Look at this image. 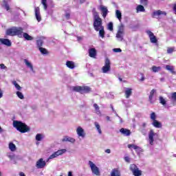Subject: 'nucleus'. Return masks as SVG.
<instances>
[{
    "mask_svg": "<svg viewBox=\"0 0 176 176\" xmlns=\"http://www.w3.org/2000/svg\"><path fill=\"white\" fill-rule=\"evenodd\" d=\"M140 3L143 5V6H148V0H140Z\"/></svg>",
    "mask_w": 176,
    "mask_h": 176,
    "instance_id": "46",
    "label": "nucleus"
},
{
    "mask_svg": "<svg viewBox=\"0 0 176 176\" xmlns=\"http://www.w3.org/2000/svg\"><path fill=\"white\" fill-rule=\"evenodd\" d=\"M3 97V93L2 92V89H0V98H2Z\"/></svg>",
    "mask_w": 176,
    "mask_h": 176,
    "instance_id": "55",
    "label": "nucleus"
},
{
    "mask_svg": "<svg viewBox=\"0 0 176 176\" xmlns=\"http://www.w3.org/2000/svg\"><path fill=\"white\" fill-rule=\"evenodd\" d=\"M24 63L28 68H30L31 71H34V67L32 66V64L28 61V60L24 59Z\"/></svg>",
    "mask_w": 176,
    "mask_h": 176,
    "instance_id": "27",
    "label": "nucleus"
},
{
    "mask_svg": "<svg viewBox=\"0 0 176 176\" xmlns=\"http://www.w3.org/2000/svg\"><path fill=\"white\" fill-rule=\"evenodd\" d=\"M68 176H72V172L69 171L68 172Z\"/></svg>",
    "mask_w": 176,
    "mask_h": 176,
    "instance_id": "60",
    "label": "nucleus"
},
{
    "mask_svg": "<svg viewBox=\"0 0 176 176\" xmlns=\"http://www.w3.org/2000/svg\"><path fill=\"white\" fill-rule=\"evenodd\" d=\"M106 119L108 122H111V118L109 116H107Z\"/></svg>",
    "mask_w": 176,
    "mask_h": 176,
    "instance_id": "58",
    "label": "nucleus"
},
{
    "mask_svg": "<svg viewBox=\"0 0 176 176\" xmlns=\"http://www.w3.org/2000/svg\"><path fill=\"white\" fill-rule=\"evenodd\" d=\"M23 28L13 27L6 30V34L10 36H19V38H23Z\"/></svg>",
    "mask_w": 176,
    "mask_h": 176,
    "instance_id": "2",
    "label": "nucleus"
},
{
    "mask_svg": "<svg viewBox=\"0 0 176 176\" xmlns=\"http://www.w3.org/2000/svg\"><path fill=\"white\" fill-rule=\"evenodd\" d=\"M123 34H124V28L123 25H121L116 34V38H119L121 41H123Z\"/></svg>",
    "mask_w": 176,
    "mask_h": 176,
    "instance_id": "11",
    "label": "nucleus"
},
{
    "mask_svg": "<svg viewBox=\"0 0 176 176\" xmlns=\"http://www.w3.org/2000/svg\"><path fill=\"white\" fill-rule=\"evenodd\" d=\"M108 30H109V31H113V23L112 22L109 23Z\"/></svg>",
    "mask_w": 176,
    "mask_h": 176,
    "instance_id": "43",
    "label": "nucleus"
},
{
    "mask_svg": "<svg viewBox=\"0 0 176 176\" xmlns=\"http://www.w3.org/2000/svg\"><path fill=\"white\" fill-rule=\"evenodd\" d=\"M16 96L20 98L21 100H24V95H23V93L20 91H16Z\"/></svg>",
    "mask_w": 176,
    "mask_h": 176,
    "instance_id": "42",
    "label": "nucleus"
},
{
    "mask_svg": "<svg viewBox=\"0 0 176 176\" xmlns=\"http://www.w3.org/2000/svg\"><path fill=\"white\" fill-rule=\"evenodd\" d=\"M152 124L156 129H162V122L157 121V120H155V121H153Z\"/></svg>",
    "mask_w": 176,
    "mask_h": 176,
    "instance_id": "25",
    "label": "nucleus"
},
{
    "mask_svg": "<svg viewBox=\"0 0 176 176\" xmlns=\"http://www.w3.org/2000/svg\"><path fill=\"white\" fill-rule=\"evenodd\" d=\"M89 56L91 58H96L97 57V50L96 48H90L89 50Z\"/></svg>",
    "mask_w": 176,
    "mask_h": 176,
    "instance_id": "16",
    "label": "nucleus"
},
{
    "mask_svg": "<svg viewBox=\"0 0 176 176\" xmlns=\"http://www.w3.org/2000/svg\"><path fill=\"white\" fill-rule=\"evenodd\" d=\"M111 69V61L108 58L105 59L104 66L102 67V72L103 74H107L108 71Z\"/></svg>",
    "mask_w": 176,
    "mask_h": 176,
    "instance_id": "8",
    "label": "nucleus"
},
{
    "mask_svg": "<svg viewBox=\"0 0 176 176\" xmlns=\"http://www.w3.org/2000/svg\"><path fill=\"white\" fill-rule=\"evenodd\" d=\"M96 128L97 129L99 134H102V131H101V126H100V124H98V122H95L94 123Z\"/></svg>",
    "mask_w": 176,
    "mask_h": 176,
    "instance_id": "34",
    "label": "nucleus"
},
{
    "mask_svg": "<svg viewBox=\"0 0 176 176\" xmlns=\"http://www.w3.org/2000/svg\"><path fill=\"white\" fill-rule=\"evenodd\" d=\"M0 133H3V129L0 126Z\"/></svg>",
    "mask_w": 176,
    "mask_h": 176,
    "instance_id": "62",
    "label": "nucleus"
},
{
    "mask_svg": "<svg viewBox=\"0 0 176 176\" xmlns=\"http://www.w3.org/2000/svg\"><path fill=\"white\" fill-rule=\"evenodd\" d=\"M65 17H66L67 20H69L71 19V14L66 13L65 14Z\"/></svg>",
    "mask_w": 176,
    "mask_h": 176,
    "instance_id": "51",
    "label": "nucleus"
},
{
    "mask_svg": "<svg viewBox=\"0 0 176 176\" xmlns=\"http://www.w3.org/2000/svg\"><path fill=\"white\" fill-rule=\"evenodd\" d=\"M13 85L15 86L16 90H21V87L17 83V82L14 81Z\"/></svg>",
    "mask_w": 176,
    "mask_h": 176,
    "instance_id": "44",
    "label": "nucleus"
},
{
    "mask_svg": "<svg viewBox=\"0 0 176 176\" xmlns=\"http://www.w3.org/2000/svg\"><path fill=\"white\" fill-rule=\"evenodd\" d=\"M80 3H85L86 2V0H80Z\"/></svg>",
    "mask_w": 176,
    "mask_h": 176,
    "instance_id": "61",
    "label": "nucleus"
},
{
    "mask_svg": "<svg viewBox=\"0 0 176 176\" xmlns=\"http://www.w3.org/2000/svg\"><path fill=\"white\" fill-rule=\"evenodd\" d=\"M166 69H167V71H170V72H171V74H175V71H174L173 66H170V65H166Z\"/></svg>",
    "mask_w": 176,
    "mask_h": 176,
    "instance_id": "29",
    "label": "nucleus"
},
{
    "mask_svg": "<svg viewBox=\"0 0 176 176\" xmlns=\"http://www.w3.org/2000/svg\"><path fill=\"white\" fill-rule=\"evenodd\" d=\"M105 153H111V149H109V148L106 149Z\"/></svg>",
    "mask_w": 176,
    "mask_h": 176,
    "instance_id": "57",
    "label": "nucleus"
},
{
    "mask_svg": "<svg viewBox=\"0 0 176 176\" xmlns=\"http://www.w3.org/2000/svg\"><path fill=\"white\" fill-rule=\"evenodd\" d=\"M97 27H94L95 31L98 32L99 31V36H101L102 38H105V30H104V26H102V24L100 25H96Z\"/></svg>",
    "mask_w": 176,
    "mask_h": 176,
    "instance_id": "7",
    "label": "nucleus"
},
{
    "mask_svg": "<svg viewBox=\"0 0 176 176\" xmlns=\"http://www.w3.org/2000/svg\"><path fill=\"white\" fill-rule=\"evenodd\" d=\"M128 148L130 149L131 148H133L135 151H137L138 149H140V146L135 145V144H128Z\"/></svg>",
    "mask_w": 176,
    "mask_h": 176,
    "instance_id": "37",
    "label": "nucleus"
},
{
    "mask_svg": "<svg viewBox=\"0 0 176 176\" xmlns=\"http://www.w3.org/2000/svg\"><path fill=\"white\" fill-rule=\"evenodd\" d=\"M36 45L38 48L39 49L40 47H42L43 46V40H36Z\"/></svg>",
    "mask_w": 176,
    "mask_h": 176,
    "instance_id": "36",
    "label": "nucleus"
},
{
    "mask_svg": "<svg viewBox=\"0 0 176 176\" xmlns=\"http://www.w3.org/2000/svg\"><path fill=\"white\" fill-rule=\"evenodd\" d=\"M162 14H163L164 16H167V12L158 10L153 12L152 17L153 19H155V17H156L157 16H160Z\"/></svg>",
    "mask_w": 176,
    "mask_h": 176,
    "instance_id": "15",
    "label": "nucleus"
},
{
    "mask_svg": "<svg viewBox=\"0 0 176 176\" xmlns=\"http://www.w3.org/2000/svg\"><path fill=\"white\" fill-rule=\"evenodd\" d=\"M172 100H174L175 101H176V92H174L173 94H172Z\"/></svg>",
    "mask_w": 176,
    "mask_h": 176,
    "instance_id": "50",
    "label": "nucleus"
},
{
    "mask_svg": "<svg viewBox=\"0 0 176 176\" xmlns=\"http://www.w3.org/2000/svg\"><path fill=\"white\" fill-rule=\"evenodd\" d=\"M19 175H20V176H25V174H24V173H23V172H21V173H19Z\"/></svg>",
    "mask_w": 176,
    "mask_h": 176,
    "instance_id": "59",
    "label": "nucleus"
},
{
    "mask_svg": "<svg viewBox=\"0 0 176 176\" xmlns=\"http://www.w3.org/2000/svg\"><path fill=\"white\" fill-rule=\"evenodd\" d=\"M173 52H174V48H168L167 53H168L169 54H171Z\"/></svg>",
    "mask_w": 176,
    "mask_h": 176,
    "instance_id": "49",
    "label": "nucleus"
},
{
    "mask_svg": "<svg viewBox=\"0 0 176 176\" xmlns=\"http://www.w3.org/2000/svg\"><path fill=\"white\" fill-rule=\"evenodd\" d=\"M45 166H46V162H45L43 158H40L36 162V167L37 168H43L45 167Z\"/></svg>",
    "mask_w": 176,
    "mask_h": 176,
    "instance_id": "12",
    "label": "nucleus"
},
{
    "mask_svg": "<svg viewBox=\"0 0 176 176\" xmlns=\"http://www.w3.org/2000/svg\"><path fill=\"white\" fill-rule=\"evenodd\" d=\"M76 133L78 137H82V138H85V130H83L82 127L78 126L76 129Z\"/></svg>",
    "mask_w": 176,
    "mask_h": 176,
    "instance_id": "18",
    "label": "nucleus"
},
{
    "mask_svg": "<svg viewBox=\"0 0 176 176\" xmlns=\"http://www.w3.org/2000/svg\"><path fill=\"white\" fill-rule=\"evenodd\" d=\"M75 139L69 136H65L63 139H62V142H71L72 144H74L75 142Z\"/></svg>",
    "mask_w": 176,
    "mask_h": 176,
    "instance_id": "21",
    "label": "nucleus"
},
{
    "mask_svg": "<svg viewBox=\"0 0 176 176\" xmlns=\"http://www.w3.org/2000/svg\"><path fill=\"white\" fill-rule=\"evenodd\" d=\"M36 141H41L42 140V135L41 133H38L36 135Z\"/></svg>",
    "mask_w": 176,
    "mask_h": 176,
    "instance_id": "45",
    "label": "nucleus"
},
{
    "mask_svg": "<svg viewBox=\"0 0 176 176\" xmlns=\"http://www.w3.org/2000/svg\"><path fill=\"white\" fill-rule=\"evenodd\" d=\"M151 69L153 72H159V71L162 70V67L160 66H158V67L153 66Z\"/></svg>",
    "mask_w": 176,
    "mask_h": 176,
    "instance_id": "33",
    "label": "nucleus"
},
{
    "mask_svg": "<svg viewBox=\"0 0 176 176\" xmlns=\"http://www.w3.org/2000/svg\"><path fill=\"white\" fill-rule=\"evenodd\" d=\"M155 135H156V133H155L153 130H151L148 133V141H149L150 145H153V141H155V140L153 139V137H155Z\"/></svg>",
    "mask_w": 176,
    "mask_h": 176,
    "instance_id": "13",
    "label": "nucleus"
},
{
    "mask_svg": "<svg viewBox=\"0 0 176 176\" xmlns=\"http://www.w3.org/2000/svg\"><path fill=\"white\" fill-rule=\"evenodd\" d=\"M113 51L115 53H121L122 49H120V48H114V49L113 50Z\"/></svg>",
    "mask_w": 176,
    "mask_h": 176,
    "instance_id": "48",
    "label": "nucleus"
},
{
    "mask_svg": "<svg viewBox=\"0 0 176 176\" xmlns=\"http://www.w3.org/2000/svg\"><path fill=\"white\" fill-rule=\"evenodd\" d=\"M129 170L133 173L134 176H141L142 175V170H140L138 166L135 164H132L129 166Z\"/></svg>",
    "mask_w": 176,
    "mask_h": 176,
    "instance_id": "5",
    "label": "nucleus"
},
{
    "mask_svg": "<svg viewBox=\"0 0 176 176\" xmlns=\"http://www.w3.org/2000/svg\"><path fill=\"white\" fill-rule=\"evenodd\" d=\"M146 34L148 35V37L150 38V42L151 43H157V38H156V36L152 32L151 30H146Z\"/></svg>",
    "mask_w": 176,
    "mask_h": 176,
    "instance_id": "9",
    "label": "nucleus"
},
{
    "mask_svg": "<svg viewBox=\"0 0 176 176\" xmlns=\"http://www.w3.org/2000/svg\"><path fill=\"white\" fill-rule=\"evenodd\" d=\"M116 17L117 19H118V20H122V12H120V11L119 10H117L116 11Z\"/></svg>",
    "mask_w": 176,
    "mask_h": 176,
    "instance_id": "35",
    "label": "nucleus"
},
{
    "mask_svg": "<svg viewBox=\"0 0 176 176\" xmlns=\"http://www.w3.org/2000/svg\"><path fill=\"white\" fill-rule=\"evenodd\" d=\"M38 50L41 52V54H49V52L47 51V50H46V48H43L41 47L38 48Z\"/></svg>",
    "mask_w": 176,
    "mask_h": 176,
    "instance_id": "32",
    "label": "nucleus"
},
{
    "mask_svg": "<svg viewBox=\"0 0 176 176\" xmlns=\"http://www.w3.org/2000/svg\"><path fill=\"white\" fill-rule=\"evenodd\" d=\"M65 152H67V149L65 148L58 150L56 152H54L52 155H51L49 159H54L58 157V156L63 155V153H65Z\"/></svg>",
    "mask_w": 176,
    "mask_h": 176,
    "instance_id": "10",
    "label": "nucleus"
},
{
    "mask_svg": "<svg viewBox=\"0 0 176 176\" xmlns=\"http://www.w3.org/2000/svg\"><path fill=\"white\" fill-rule=\"evenodd\" d=\"M150 118L153 122H155V120H156V113H155V112H152L151 113Z\"/></svg>",
    "mask_w": 176,
    "mask_h": 176,
    "instance_id": "41",
    "label": "nucleus"
},
{
    "mask_svg": "<svg viewBox=\"0 0 176 176\" xmlns=\"http://www.w3.org/2000/svg\"><path fill=\"white\" fill-rule=\"evenodd\" d=\"M0 67L1 69H6V66H5V64L1 63V64H0Z\"/></svg>",
    "mask_w": 176,
    "mask_h": 176,
    "instance_id": "53",
    "label": "nucleus"
},
{
    "mask_svg": "<svg viewBox=\"0 0 176 176\" xmlns=\"http://www.w3.org/2000/svg\"><path fill=\"white\" fill-rule=\"evenodd\" d=\"M13 127H14L17 131H19V133H21L22 134H24V133H28V131H30L31 130L30 126L26 125L25 123L19 120L13 121Z\"/></svg>",
    "mask_w": 176,
    "mask_h": 176,
    "instance_id": "1",
    "label": "nucleus"
},
{
    "mask_svg": "<svg viewBox=\"0 0 176 176\" xmlns=\"http://www.w3.org/2000/svg\"><path fill=\"white\" fill-rule=\"evenodd\" d=\"M35 16L37 21L39 23L42 20V16H41V10L39 7L35 8Z\"/></svg>",
    "mask_w": 176,
    "mask_h": 176,
    "instance_id": "14",
    "label": "nucleus"
},
{
    "mask_svg": "<svg viewBox=\"0 0 176 176\" xmlns=\"http://www.w3.org/2000/svg\"><path fill=\"white\" fill-rule=\"evenodd\" d=\"M94 108L95 109L96 113H101V111H100V107H98V104H97V103L94 104Z\"/></svg>",
    "mask_w": 176,
    "mask_h": 176,
    "instance_id": "38",
    "label": "nucleus"
},
{
    "mask_svg": "<svg viewBox=\"0 0 176 176\" xmlns=\"http://www.w3.org/2000/svg\"><path fill=\"white\" fill-rule=\"evenodd\" d=\"M100 10L102 13L103 19H105V17H107V14H108V8H107L105 6H102L100 7Z\"/></svg>",
    "mask_w": 176,
    "mask_h": 176,
    "instance_id": "23",
    "label": "nucleus"
},
{
    "mask_svg": "<svg viewBox=\"0 0 176 176\" xmlns=\"http://www.w3.org/2000/svg\"><path fill=\"white\" fill-rule=\"evenodd\" d=\"M9 148L12 152H14V151H16V144H13V142H10L9 144Z\"/></svg>",
    "mask_w": 176,
    "mask_h": 176,
    "instance_id": "31",
    "label": "nucleus"
},
{
    "mask_svg": "<svg viewBox=\"0 0 176 176\" xmlns=\"http://www.w3.org/2000/svg\"><path fill=\"white\" fill-rule=\"evenodd\" d=\"M119 80H120V82H122V80L121 78H120Z\"/></svg>",
    "mask_w": 176,
    "mask_h": 176,
    "instance_id": "64",
    "label": "nucleus"
},
{
    "mask_svg": "<svg viewBox=\"0 0 176 176\" xmlns=\"http://www.w3.org/2000/svg\"><path fill=\"white\" fill-rule=\"evenodd\" d=\"M111 176H122L119 168H115L111 170Z\"/></svg>",
    "mask_w": 176,
    "mask_h": 176,
    "instance_id": "20",
    "label": "nucleus"
},
{
    "mask_svg": "<svg viewBox=\"0 0 176 176\" xmlns=\"http://www.w3.org/2000/svg\"><path fill=\"white\" fill-rule=\"evenodd\" d=\"M0 42L2 45H5L8 47H10V46H12V42L8 38H0Z\"/></svg>",
    "mask_w": 176,
    "mask_h": 176,
    "instance_id": "17",
    "label": "nucleus"
},
{
    "mask_svg": "<svg viewBox=\"0 0 176 176\" xmlns=\"http://www.w3.org/2000/svg\"><path fill=\"white\" fill-rule=\"evenodd\" d=\"M160 102L162 104V105H166V104H167V102L162 96H160Z\"/></svg>",
    "mask_w": 176,
    "mask_h": 176,
    "instance_id": "39",
    "label": "nucleus"
},
{
    "mask_svg": "<svg viewBox=\"0 0 176 176\" xmlns=\"http://www.w3.org/2000/svg\"><path fill=\"white\" fill-rule=\"evenodd\" d=\"M92 13L94 17V27L97 28V25H101V24H102V19L100 18V15L98 14V12H96V8H93Z\"/></svg>",
    "mask_w": 176,
    "mask_h": 176,
    "instance_id": "4",
    "label": "nucleus"
},
{
    "mask_svg": "<svg viewBox=\"0 0 176 176\" xmlns=\"http://www.w3.org/2000/svg\"><path fill=\"white\" fill-rule=\"evenodd\" d=\"M136 12L137 13H140V12H145V8L142 5H138L136 7Z\"/></svg>",
    "mask_w": 176,
    "mask_h": 176,
    "instance_id": "28",
    "label": "nucleus"
},
{
    "mask_svg": "<svg viewBox=\"0 0 176 176\" xmlns=\"http://www.w3.org/2000/svg\"><path fill=\"white\" fill-rule=\"evenodd\" d=\"M142 78H140V80H141V82H144V80H145V77H144V74H142Z\"/></svg>",
    "mask_w": 176,
    "mask_h": 176,
    "instance_id": "56",
    "label": "nucleus"
},
{
    "mask_svg": "<svg viewBox=\"0 0 176 176\" xmlns=\"http://www.w3.org/2000/svg\"><path fill=\"white\" fill-rule=\"evenodd\" d=\"M133 94V89L126 88L125 90V97L126 98H130V96Z\"/></svg>",
    "mask_w": 176,
    "mask_h": 176,
    "instance_id": "24",
    "label": "nucleus"
},
{
    "mask_svg": "<svg viewBox=\"0 0 176 176\" xmlns=\"http://www.w3.org/2000/svg\"><path fill=\"white\" fill-rule=\"evenodd\" d=\"M173 10L175 14H176V3L173 4Z\"/></svg>",
    "mask_w": 176,
    "mask_h": 176,
    "instance_id": "52",
    "label": "nucleus"
},
{
    "mask_svg": "<svg viewBox=\"0 0 176 176\" xmlns=\"http://www.w3.org/2000/svg\"><path fill=\"white\" fill-rule=\"evenodd\" d=\"M155 93H156V89H152L150 92V95L148 96V101L151 104H153V96H155Z\"/></svg>",
    "mask_w": 176,
    "mask_h": 176,
    "instance_id": "22",
    "label": "nucleus"
},
{
    "mask_svg": "<svg viewBox=\"0 0 176 176\" xmlns=\"http://www.w3.org/2000/svg\"><path fill=\"white\" fill-rule=\"evenodd\" d=\"M124 160H125V162H126L127 163H130V157H124Z\"/></svg>",
    "mask_w": 176,
    "mask_h": 176,
    "instance_id": "54",
    "label": "nucleus"
},
{
    "mask_svg": "<svg viewBox=\"0 0 176 176\" xmlns=\"http://www.w3.org/2000/svg\"><path fill=\"white\" fill-rule=\"evenodd\" d=\"M120 132L123 134V135H125L126 137H129V135H131V131L130 129L122 128L120 129Z\"/></svg>",
    "mask_w": 176,
    "mask_h": 176,
    "instance_id": "19",
    "label": "nucleus"
},
{
    "mask_svg": "<svg viewBox=\"0 0 176 176\" xmlns=\"http://www.w3.org/2000/svg\"><path fill=\"white\" fill-rule=\"evenodd\" d=\"M4 8L5 9L8 11V10H10V6H9V4L8 3V2H6L4 4Z\"/></svg>",
    "mask_w": 176,
    "mask_h": 176,
    "instance_id": "47",
    "label": "nucleus"
},
{
    "mask_svg": "<svg viewBox=\"0 0 176 176\" xmlns=\"http://www.w3.org/2000/svg\"><path fill=\"white\" fill-rule=\"evenodd\" d=\"M145 126H146V124L144 123L143 124V127H145Z\"/></svg>",
    "mask_w": 176,
    "mask_h": 176,
    "instance_id": "63",
    "label": "nucleus"
},
{
    "mask_svg": "<svg viewBox=\"0 0 176 176\" xmlns=\"http://www.w3.org/2000/svg\"><path fill=\"white\" fill-rule=\"evenodd\" d=\"M23 38H25V39H26V41H32V39H34V38L31 36H30V34H28V33H23Z\"/></svg>",
    "mask_w": 176,
    "mask_h": 176,
    "instance_id": "30",
    "label": "nucleus"
},
{
    "mask_svg": "<svg viewBox=\"0 0 176 176\" xmlns=\"http://www.w3.org/2000/svg\"><path fill=\"white\" fill-rule=\"evenodd\" d=\"M89 164L93 174L97 176L100 175V169L98 168V167H97V166H96L94 163H93V162L89 161Z\"/></svg>",
    "mask_w": 176,
    "mask_h": 176,
    "instance_id": "6",
    "label": "nucleus"
},
{
    "mask_svg": "<svg viewBox=\"0 0 176 176\" xmlns=\"http://www.w3.org/2000/svg\"><path fill=\"white\" fill-rule=\"evenodd\" d=\"M74 91L77 93H80V94L90 93L91 91V88L89 86H76L73 87Z\"/></svg>",
    "mask_w": 176,
    "mask_h": 176,
    "instance_id": "3",
    "label": "nucleus"
},
{
    "mask_svg": "<svg viewBox=\"0 0 176 176\" xmlns=\"http://www.w3.org/2000/svg\"><path fill=\"white\" fill-rule=\"evenodd\" d=\"M66 66L70 69H74V68H75V63H74V61L67 60L66 62Z\"/></svg>",
    "mask_w": 176,
    "mask_h": 176,
    "instance_id": "26",
    "label": "nucleus"
},
{
    "mask_svg": "<svg viewBox=\"0 0 176 176\" xmlns=\"http://www.w3.org/2000/svg\"><path fill=\"white\" fill-rule=\"evenodd\" d=\"M41 3H42V5H43L45 10H47V0H42Z\"/></svg>",
    "mask_w": 176,
    "mask_h": 176,
    "instance_id": "40",
    "label": "nucleus"
}]
</instances>
